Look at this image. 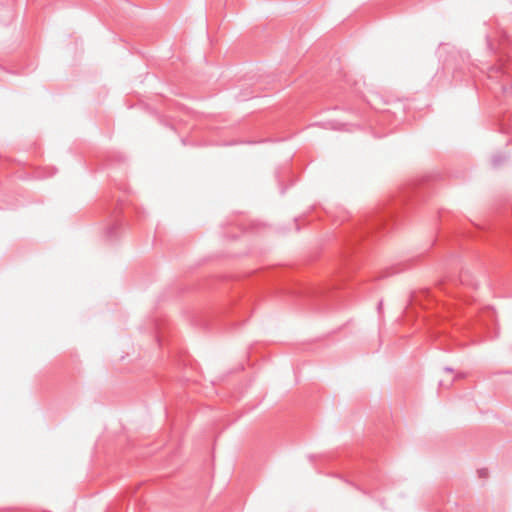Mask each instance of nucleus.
Returning a JSON list of instances; mask_svg holds the SVG:
<instances>
[{
    "mask_svg": "<svg viewBox=\"0 0 512 512\" xmlns=\"http://www.w3.org/2000/svg\"><path fill=\"white\" fill-rule=\"evenodd\" d=\"M391 217V213L387 215L371 217L369 220H367L365 225H361L359 228H357L353 236L349 239L350 244L354 245L355 243L359 242L369 233L383 226Z\"/></svg>",
    "mask_w": 512,
    "mask_h": 512,
    "instance_id": "1",
    "label": "nucleus"
},
{
    "mask_svg": "<svg viewBox=\"0 0 512 512\" xmlns=\"http://www.w3.org/2000/svg\"><path fill=\"white\" fill-rule=\"evenodd\" d=\"M487 75H488V78H490V79L504 76L505 70H504L503 65H496V66L488 67Z\"/></svg>",
    "mask_w": 512,
    "mask_h": 512,
    "instance_id": "2",
    "label": "nucleus"
},
{
    "mask_svg": "<svg viewBox=\"0 0 512 512\" xmlns=\"http://www.w3.org/2000/svg\"><path fill=\"white\" fill-rule=\"evenodd\" d=\"M443 68L445 70H450L452 69L453 70V77L456 78L457 75H458V70H457V67L456 65L454 64L453 60L452 59H446L443 63Z\"/></svg>",
    "mask_w": 512,
    "mask_h": 512,
    "instance_id": "3",
    "label": "nucleus"
},
{
    "mask_svg": "<svg viewBox=\"0 0 512 512\" xmlns=\"http://www.w3.org/2000/svg\"><path fill=\"white\" fill-rule=\"evenodd\" d=\"M121 227V223L119 222H115L114 224H112L106 231V236L107 238L109 239H113L115 237V233L117 230H119Z\"/></svg>",
    "mask_w": 512,
    "mask_h": 512,
    "instance_id": "4",
    "label": "nucleus"
},
{
    "mask_svg": "<svg viewBox=\"0 0 512 512\" xmlns=\"http://www.w3.org/2000/svg\"><path fill=\"white\" fill-rule=\"evenodd\" d=\"M330 69L331 72H334L336 74H342V67L340 65L339 59L331 60Z\"/></svg>",
    "mask_w": 512,
    "mask_h": 512,
    "instance_id": "5",
    "label": "nucleus"
},
{
    "mask_svg": "<svg viewBox=\"0 0 512 512\" xmlns=\"http://www.w3.org/2000/svg\"><path fill=\"white\" fill-rule=\"evenodd\" d=\"M507 157L505 155L496 154L492 157V165L494 167H499L502 163L506 161Z\"/></svg>",
    "mask_w": 512,
    "mask_h": 512,
    "instance_id": "6",
    "label": "nucleus"
},
{
    "mask_svg": "<svg viewBox=\"0 0 512 512\" xmlns=\"http://www.w3.org/2000/svg\"><path fill=\"white\" fill-rule=\"evenodd\" d=\"M478 474H479L480 477L483 478V477L487 476L488 471H487V469H480V470H478Z\"/></svg>",
    "mask_w": 512,
    "mask_h": 512,
    "instance_id": "7",
    "label": "nucleus"
},
{
    "mask_svg": "<svg viewBox=\"0 0 512 512\" xmlns=\"http://www.w3.org/2000/svg\"><path fill=\"white\" fill-rule=\"evenodd\" d=\"M460 282L463 284V285H466V275H461V278H460Z\"/></svg>",
    "mask_w": 512,
    "mask_h": 512,
    "instance_id": "8",
    "label": "nucleus"
},
{
    "mask_svg": "<svg viewBox=\"0 0 512 512\" xmlns=\"http://www.w3.org/2000/svg\"><path fill=\"white\" fill-rule=\"evenodd\" d=\"M444 370H445L446 372H450V373H451V372H453V369H452V368H450V367H445V368H444Z\"/></svg>",
    "mask_w": 512,
    "mask_h": 512,
    "instance_id": "9",
    "label": "nucleus"
},
{
    "mask_svg": "<svg viewBox=\"0 0 512 512\" xmlns=\"http://www.w3.org/2000/svg\"><path fill=\"white\" fill-rule=\"evenodd\" d=\"M486 39H487L488 45L490 46V45H491V43H490V38H489V36H488V35L486 36Z\"/></svg>",
    "mask_w": 512,
    "mask_h": 512,
    "instance_id": "10",
    "label": "nucleus"
},
{
    "mask_svg": "<svg viewBox=\"0 0 512 512\" xmlns=\"http://www.w3.org/2000/svg\"><path fill=\"white\" fill-rule=\"evenodd\" d=\"M501 89H502L503 92H506V88H505V86L503 84H501Z\"/></svg>",
    "mask_w": 512,
    "mask_h": 512,
    "instance_id": "11",
    "label": "nucleus"
},
{
    "mask_svg": "<svg viewBox=\"0 0 512 512\" xmlns=\"http://www.w3.org/2000/svg\"><path fill=\"white\" fill-rule=\"evenodd\" d=\"M156 96L162 97V96H164V95H163V94H161V93H158V94H156Z\"/></svg>",
    "mask_w": 512,
    "mask_h": 512,
    "instance_id": "12",
    "label": "nucleus"
}]
</instances>
